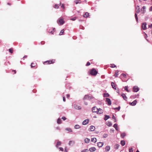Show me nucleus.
Returning <instances> with one entry per match:
<instances>
[{"mask_svg":"<svg viewBox=\"0 0 152 152\" xmlns=\"http://www.w3.org/2000/svg\"><path fill=\"white\" fill-rule=\"evenodd\" d=\"M105 149L106 151H108L110 149V147L109 146H107L106 147Z\"/></svg>","mask_w":152,"mask_h":152,"instance_id":"nucleus-15","label":"nucleus"},{"mask_svg":"<svg viewBox=\"0 0 152 152\" xmlns=\"http://www.w3.org/2000/svg\"><path fill=\"white\" fill-rule=\"evenodd\" d=\"M64 32V29H62L60 33H59V35H62L63 33Z\"/></svg>","mask_w":152,"mask_h":152,"instance_id":"nucleus-35","label":"nucleus"},{"mask_svg":"<svg viewBox=\"0 0 152 152\" xmlns=\"http://www.w3.org/2000/svg\"><path fill=\"white\" fill-rule=\"evenodd\" d=\"M112 124L110 122L108 123L107 124V126H112Z\"/></svg>","mask_w":152,"mask_h":152,"instance_id":"nucleus-44","label":"nucleus"},{"mask_svg":"<svg viewBox=\"0 0 152 152\" xmlns=\"http://www.w3.org/2000/svg\"><path fill=\"white\" fill-rule=\"evenodd\" d=\"M133 152V150L132 148L129 149V152Z\"/></svg>","mask_w":152,"mask_h":152,"instance_id":"nucleus-47","label":"nucleus"},{"mask_svg":"<svg viewBox=\"0 0 152 152\" xmlns=\"http://www.w3.org/2000/svg\"><path fill=\"white\" fill-rule=\"evenodd\" d=\"M137 103V101L136 100H135L133 101L132 102L130 103V104L132 106H134Z\"/></svg>","mask_w":152,"mask_h":152,"instance_id":"nucleus-11","label":"nucleus"},{"mask_svg":"<svg viewBox=\"0 0 152 152\" xmlns=\"http://www.w3.org/2000/svg\"><path fill=\"white\" fill-rule=\"evenodd\" d=\"M64 19L63 18H61L59 19L58 20V23H59L60 25H63L64 23Z\"/></svg>","mask_w":152,"mask_h":152,"instance_id":"nucleus-3","label":"nucleus"},{"mask_svg":"<svg viewBox=\"0 0 152 152\" xmlns=\"http://www.w3.org/2000/svg\"><path fill=\"white\" fill-rule=\"evenodd\" d=\"M12 72H14V74H15L16 72V71L15 70H12Z\"/></svg>","mask_w":152,"mask_h":152,"instance_id":"nucleus-60","label":"nucleus"},{"mask_svg":"<svg viewBox=\"0 0 152 152\" xmlns=\"http://www.w3.org/2000/svg\"><path fill=\"white\" fill-rule=\"evenodd\" d=\"M121 96L124 100H127V98L125 94H121Z\"/></svg>","mask_w":152,"mask_h":152,"instance_id":"nucleus-12","label":"nucleus"},{"mask_svg":"<svg viewBox=\"0 0 152 152\" xmlns=\"http://www.w3.org/2000/svg\"><path fill=\"white\" fill-rule=\"evenodd\" d=\"M91 152H93L95 151V148L94 147H92L90 148L89 149Z\"/></svg>","mask_w":152,"mask_h":152,"instance_id":"nucleus-19","label":"nucleus"},{"mask_svg":"<svg viewBox=\"0 0 152 152\" xmlns=\"http://www.w3.org/2000/svg\"><path fill=\"white\" fill-rule=\"evenodd\" d=\"M9 51L10 53H13V49L12 48H10L9 49Z\"/></svg>","mask_w":152,"mask_h":152,"instance_id":"nucleus-37","label":"nucleus"},{"mask_svg":"<svg viewBox=\"0 0 152 152\" xmlns=\"http://www.w3.org/2000/svg\"><path fill=\"white\" fill-rule=\"evenodd\" d=\"M63 101L64 102H65L66 101L65 98V97L64 96H63Z\"/></svg>","mask_w":152,"mask_h":152,"instance_id":"nucleus-55","label":"nucleus"},{"mask_svg":"<svg viewBox=\"0 0 152 152\" xmlns=\"http://www.w3.org/2000/svg\"><path fill=\"white\" fill-rule=\"evenodd\" d=\"M106 101L107 103L109 105H110L111 104V101L110 99L108 98H106Z\"/></svg>","mask_w":152,"mask_h":152,"instance_id":"nucleus-5","label":"nucleus"},{"mask_svg":"<svg viewBox=\"0 0 152 152\" xmlns=\"http://www.w3.org/2000/svg\"><path fill=\"white\" fill-rule=\"evenodd\" d=\"M75 108L77 109H81L80 106H78L77 105L75 106Z\"/></svg>","mask_w":152,"mask_h":152,"instance_id":"nucleus-28","label":"nucleus"},{"mask_svg":"<svg viewBox=\"0 0 152 152\" xmlns=\"http://www.w3.org/2000/svg\"><path fill=\"white\" fill-rule=\"evenodd\" d=\"M75 143V142L73 141H70L69 144V145H73Z\"/></svg>","mask_w":152,"mask_h":152,"instance_id":"nucleus-17","label":"nucleus"},{"mask_svg":"<svg viewBox=\"0 0 152 152\" xmlns=\"http://www.w3.org/2000/svg\"><path fill=\"white\" fill-rule=\"evenodd\" d=\"M111 85L112 88H113L115 90L116 89L117 87L116 86L115 84L114 83L112 82L111 83Z\"/></svg>","mask_w":152,"mask_h":152,"instance_id":"nucleus-9","label":"nucleus"},{"mask_svg":"<svg viewBox=\"0 0 152 152\" xmlns=\"http://www.w3.org/2000/svg\"><path fill=\"white\" fill-rule=\"evenodd\" d=\"M118 72H119V71L118 70H116V71L114 75V76L116 77H117L118 76Z\"/></svg>","mask_w":152,"mask_h":152,"instance_id":"nucleus-22","label":"nucleus"},{"mask_svg":"<svg viewBox=\"0 0 152 152\" xmlns=\"http://www.w3.org/2000/svg\"><path fill=\"white\" fill-rule=\"evenodd\" d=\"M89 74L92 75H95V69H93L91 70Z\"/></svg>","mask_w":152,"mask_h":152,"instance_id":"nucleus-4","label":"nucleus"},{"mask_svg":"<svg viewBox=\"0 0 152 152\" xmlns=\"http://www.w3.org/2000/svg\"><path fill=\"white\" fill-rule=\"evenodd\" d=\"M45 43V42H43V41H42V42H41V44H44Z\"/></svg>","mask_w":152,"mask_h":152,"instance_id":"nucleus-62","label":"nucleus"},{"mask_svg":"<svg viewBox=\"0 0 152 152\" xmlns=\"http://www.w3.org/2000/svg\"><path fill=\"white\" fill-rule=\"evenodd\" d=\"M135 16L136 20L137 22H138V17H137V14H136V13L135 14Z\"/></svg>","mask_w":152,"mask_h":152,"instance_id":"nucleus-38","label":"nucleus"},{"mask_svg":"<svg viewBox=\"0 0 152 152\" xmlns=\"http://www.w3.org/2000/svg\"><path fill=\"white\" fill-rule=\"evenodd\" d=\"M126 134L125 133H123L121 134V137L122 138H123L125 136Z\"/></svg>","mask_w":152,"mask_h":152,"instance_id":"nucleus-27","label":"nucleus"},{"mask_svg":"<svg viewBox=\"0 0 152 152\" xmlns=\"http://www.w3.org/2000/svg\"><path fill=\"white\" fill-rule=\"evenodd\" d=\"M89 122L88 119H86L84 120L82 122V124L83 125H85L88 124Z\"/></svg>","mask_w":152,"mask_h":152,"instance_id":"nucleus-6","label":"nucleus"},{"mask_svg":"<svg viewBox=\"0 0 152 152\" xmlns=\"http://www.w3.org/2000/svg\"><path fill=\"white\" fill-rule=\"evenodd\" d=\"M76 4H80L81 3V1L80 0H77L75 1Z\"/></svg>","mask_w":152,"mask_h":152,"instance_id":"nucleus-25","label":"nucleus"},{"mask_svg":"<svg viewBox=\"0 0 152 152\" xmlns=\"http://www.w3.org/2000/svg\"><path fill=\"white\" fill-rule=\"evenodd\" d=\"M75 127L76 129H79L80 128V126L78 125H76L75 126Z\"/></svg>","mask_w":152,"mask_h":152,"instance_id":"nucleus-36","label":"nucleus"},{"mask_svg":"<svg viewBox=\"0 0 152 152\" xmlns=\"http://www.w3.org/2000/svg\"><path fill=\"white\" fill-rule=\"evenodd\" d=\"M89 150L88 149H85L82 150L81 152H88Z\"/></svg>","mask_w":152,"mask_h":152,"instance_id":"nucleus-33","label":"nucleus"},{"mask_svg":"<svg viewBox=\"0 0 152 152\" xmlns=\"http://www.w3.org/2000/svg\"><path fill=\"white\" fill-rule=\"evenodd\" d=\"M104 143L103 142H99L97 143V146L99 147H102Z\"/></svg>","mask_w":152,"mask_h":152,"instance_id":"nucleus-10","label":"nucleus"},{"mask_svg":"<svg viewBox=\"0 0 152 152\" xmlns=\"http://www.w3.org/2000/svg\"><path fill=\"white\" fill-rule=\"evenodd\" d=\"M62 119L63 120H66V118L65 117L63 116V117L62 118Z\"/></svg>","mask_w":152,"mask_h":152,"instance_id":"nucleus-54","label":"nucleus"},{"mask_svg":"<svg viewBox=\"0 0 152 152\" xmlns=\"http://www.w3.org/2000/svg\"><path fill=\"white\" fill-rule=\"evenodd\" d=\"M89 96L88 95H86L85 96L84 98L85 99H89Z\"/></svg>","mask_w":152,"mask_h":152,"instance_id":"nucleus-46","label":"nucleus"},{"mask_svg":"<svg viewBox=\"0 0 152 152\" xmlns=\"http://www.w3.org/2000/svg\"><path fill=\"white\" fill-rule=\"evenodd\" d=\"M61 123V121L60 118H58L57 120V123L58 124H60Z\"/></svg>","mask_w":152,"mask_h":152,"instance_id":"nucleus-31","label":"nucleus"},{"mask_svg":"<svg viewBox=\"0 0 152 152\" xmlns=\"http://www.w3.org/2000/svg\"><path fill=\"white\" fill-rule=\"evenodd\" d=\"M90 65V63L89 62H88L86 64V66H88Z\"/></svg>","mask_w":152,"mask_h":152,"instance_id":"nucleus-50","label":"nucleus"},{"mask_svg":"<svg viewBox=\"0 0 152 152\" xmlns=\"http://www.w3.org/2000/svg\"><path fill=\"white\" fill-rule=\"evenodd\" d=\"M94 138H92L91 139V142H94Z\"/></svg>","mask_w":152,"mask_h":152,"instance_id":"nucleus-59","label":"nucleus"},{"mask_svg":"<svg viewBox=\"0 0 152 152\" xmlns=\"http://www.w3.org/2000/svg\"><path fill=\"white\" fill-rule=\"evenodd\" d=\"M119 146V145L118 144H116L115 145V149H118Z\"/></svg>","mask_w":152,"mask_h":152,"instance_id":"nucleus-32","label":"nucleus"},{"mask_svg":"<svg viewBox=\"0 0 152 152\" xmlns=\"http://www.w3.org/2000/svg\"><path fill=\"white\" fill-rule=\"evenodd\" d=\"M146 8L145 7V6H143L141 9V11L142 12V13H144L145 11V9Z\"/></svg>","mask_w":152,"mask_h":152,"instance_id":"nucleus-20","label":"nucleus"},{"mask_svg":"<svg viewBox=\"0 0 152 152\" xmlns=\"http://www.w3.org/2000/svg\"><path fill=\"white\" fill-rule=\"evenodd\" d=\"M114 109H117L118 110H119L120 109V107L119 106L118 107H116L115 108H114Z\"/></svg>","mask_w":152,"mask_h":152,"instance_id":"nucleus-48","label":"nucleus"},{"mask_svg":"<svg viewBox=\"0 0 152 152\" xmlns=\"http://www.w3.org/2000/svg\"><path fill=\"white\" fill-rule=\"evenodd\" d=\"M36 65L37 64L36 63H32L31 65V68H34L36 66Z\"/></svg>","mask_w":152,"mask_h":152,"instance_id":"nucleus-16","label":"nucleus"},{"mask_svg":"<svg viewBox=\"0 0 152 152\" xmlns=\"http://www.w3.org/2000/svg\"><path fill=\"white\" fill-rule=\"evenodd\" d=\"M147 24L146 23H143L142 25V27L143 30H145L146 29Z\"/></svg>","mask_w":152,"mask_h":152,"instance_id":"nucleus-8","label":"nucleus"},{"mask_svg":"<svg viewBox=\"0 0 152 152\" xmlns=\"http://www.w3.org/2000/svg\"><path fill=\"white\" fill-rule=\"evenodd\" d=\"M113 127L115 128V129L116 130H118V126L117 124H115L113 125Z\"/></svg>","mask_w":152,"mask_h":152,"instance_id":"nucleus-24","label":"nucleus"},{"mask_svg":"<svg viewBox=\"0 0 152 152\" xmlns=\"http://www.w3.org/2000/svg\"><path fill=\"white\" fill-rule=\"evenodd\" d=\"M150 11H152V6L150 7Z\"/></svg>","mask_w":152,"mask_h":152,"instance_id":"nucleus-61","label":"nucleus"},{"mask_svg":"<svg viewBox=\"0 0 152 152\" xmlns=\"http://www.w3.org/2000/svg\"><path fill=\"white\" fill-rule=\"evenodd\" d=\"M124 89L126 91L128 92H129V91L128 90V87L127 86H125L124 87Z\"/></svg>","mask_w":152,"mask_h":152,"instance_id":"nucleus-39","label":"nucleus"},{"mask_svg":"<svg viewBox=\"0 0 152 152\" xmlns=\"http://www.w3.org/2000/svg\"><path fill=\"white\" fill-rule=\"evenodd\" d=\"M66 130L69 131L70 132H72V131L71 129L70 128H66Z\"/></svg>","mask_w":152,"mask_h":152,"instance_id":"nucleus-40","label":"nucleus"},{"mask_svg":"<svg viewBox=\"0 0 152 152\" xmlns=\"http://www.w3.org/2000/svg\"><path fill=\"white\" fill-rule=\"evenodd\" d=\"M76 19V17H74L73 18H71L70 19V20L74 21Z\"/></svg>","mask_w":152,"mask_h":152,"instance_id":"nucleus-43","label":"nucleus"},{"mask_svg":"<svg viewBox=\"0 0 152 152\" xmlns=\"http://www.w3.org/2000/svg\"><path fill=\"white\" fill-rule=\"evenodd\" d=\"M110 67L112 68H114L116 67V66L114 64H111Z\"/></svg>","mask_w":152,"mask_h":152,"instance_id":"nucleus-42","label":"nucleus"},{"mask_svg":"<svg viewBox=\"0 0 152 152\" xmlns=\"http://www.w3.org/2000/svg\"><path fill=\"white\" fill-rule=\"evenodd\" d=\"M89 15V13L87 12H86L83 15V17L85 18H88Z\"/></svg>","mask_w":152,"mask_h":152,"instance_id":"nucleus-13","label":"nucleus"},{"mask_svg":"<svg viewBox=\"0 0 152 152\" xmlns=\"http://www.w3.org/2000/svg\"><path fill=\"white\" fill-rule=\"evenodd\" d=\"M121 75L123 76L124 77H126V75L124 73L122 74Z\"/></svg>","mask_w":152,"mask_h":152,"instance_id":"nucleus-51","label":"nucleus"},{"mask_svg":"<svg viewBox=\"0 0 152 152\" xmlns=\"http://www.w3.org/2000/svg\"><path fill=\"white\" fill-rule=\"evenodd\" d=\"M112 118H113V119H114V122H116V119H115V116L114 115H113L112 117Z\"/></svg>","mask_w":152,"mask_h":152,"instance_id":"nucleus-41","label":"nucleus"},{"mask_svg":"<svg viewBox=\"0 0 152 152\" xmlns=\"http://www.w3.org/2000/svg\"><path fill=\"white\" fill-rule=\"evenodd\" d=\"M54 29H55V28H53V30H52V31H50V30H49V31H48V32L52 34H53V33L54 32Z\"/></svg>","mask_w":152,"mask_h":152,"instance_id":"nucleus-29","label":"nucleus"},{"mask_svg":"<svg viewBox=\"0 0 152 152\" xmlns=\"http://www.w3.org/2000/svg\"><path fill=\"white\" fill-rule=\"evenodd\" d=\"M84 141L86 143H88L90 141V140L88 138H86L85 139Z\"/></svg>","mask_w":152,"mask_h":152,"instance_id":"nucleus-18","label":"nucleus"},{"mask_svg":"<svg viewBox=\"0 0 152 152\" xmlns=\"http://www.w3.org/2000/svg\"><path fill=\"white\" fill-rule=\"evenodd\" d=\"M133 90L134 92H137L139 90V88L136 86H134L133 87Z\"/></svg>","mask_w":152,"mask_h":152,"instance_id":"nucleus-7","label":"nucleus"},{"mask_svg":"<svg viewBox=\"0 0 152 152\" xmlns=\"http://www.w3.org/2000/svg\"><path fill=\"white\" fill-rule=\"evenodd\" d=\"M109 96V94L107 93H105L104 94L103 96L104 97H107Z\"/></svg>","mask_w":152,"mask_h":152,"instance_id":"nucleus-26","label":"nucleus"},{"mask_svg":"<svg viewBox=\"0 0 152 152\" xmlns=\"http://www.w3.org/2000/svg\"><path fill=\"white\" fill-rule=\"evenodd\" d=\"M110 118V117L109 115H105V117L104 118V120H105V121H106L107 120L108 118Z\"/></svg>","mask_w":152,"mask_h":152,"instance_id":"nucleus-21","label":"nucleus"},{"mask_svg":"<svg viewBox=\"0 0 152 152\" xmlns=\"http://www.w3.org/2000/svg\"><path fill=\"white\" fill-rule=\"evenodd\" d=\"M59 149H60V150H61L62 151H64V149H63V148L62 147L59 148Z\"/></svg>","mask_w":152,"mask_h":152,"instance_id":"nucleus-53","label":"nucleus"},{"mask_svg":"<svg viewBox=\"0 0 152 152\" xmlns=\"http://www.w3.org/2000/svg\"><path fill=\"white\" fill-rule=\"evenodd\" d=\"M61 142L60 141H58L57 142V144H56V147H58V146L60 145H61Z\"/></svg>","mask_w":152,"mask_h":152,"instance_id":"nucleus-30","label":"nucleus"},{"mask_svg":"<svg viewBox=\"0 0 152 152\" xmlns=\"http://www.w3.org/2000/svg\"><path fill=\"white\" fill-rule=\"evenodd\" d=\"M140 12V10L139 9L137 11V12L138 13H139Z\"/></svg>","mask_w":152,"mask_h":152,"instance_id":"nucleus-57","label":"nucleus"},{"mask_svg":"<svg viewBox=\"0 0 152 152\" xmlns=\"http://www.w3.org/2000/svg\"><path fill=\"white\" fill-rule=\"evenodd\" d=\"M145 38L147 37L148 36H147V34H146L145 33Z\"/></svg>","mask_w":152,"mask_h":152,"instance_id":"nucleus-63","label":"nucleus"},{"mask_svg":"<svg viewBox=\"0 0 152 152\" xmlns=\"http://www.w3.org/2000/svg\"><path fill=\"white\" fill-rule=\"evenodd\" d=\"M148 26L150 28H151L152 27V24H151L150 25H149Z\"/></svg>","mask_w":152,"mask_h":152,"instance_id":"nucleus-56","label":"nucleus"},{"mask_svg":"<svg viewBox=\"0 0 152 152\" xmlns=\"http://www.w3.org/2000/svg\"><path fill=\"white\" fill-rule=\"evenodd\" d=\"M95 129V127L93 126H91L90 128L89 129V130L91 131H93Z\"/></svg>","mask_w":152,"mask_h":152,"instance_id":"nucleus-14","label":"nucleus"},{"mask_svg":"<svg viewBox=\"0 0 152 152\" xmlns=\"http://www.w3.org/2000/svg\"><path fill=\"white\" fill-rule=\"evenodd\" d=\"M95 107H93L92 108V111L93 113L95 112Z\"/></svg>","mask_w":152,"mask_h":152,"instance_id":"nucleus-49","label":"nucleus"},{"mask_svg":"<svg viewBox=\"0 0 152 152\" xmlns=\"http://www.w3.org/2000/svg\"><path fill=\"white\" fill-rule=\"evenodd\" d=\"M121 144L122 146H123L125 144V142L124 140H121Z\"/></svg>","mask_w":152,"mask_h":152,"instance_id":"nucleus-23","label":"nucleus"},{"mask_svg":"<svg viewBox=\"0 0 152 152\" xmlns=\"http://www.w3.org/2000/svg\"><path fill=\"white\" fill-rule=\"evenodd\" d=\"M61 7L62 8H63V9H65L64 5V4H61Z\"/></svg>","mask_w":152,"mask_h":152,"instance_id":"nucleus-45","label":"nucleus"},{"mask_svg":"<svg viewBox=\"0 0 152 152\" xmlns=\"http://www.w3.org/2000/svg\"><path fill=\"white\" fill-rule=\"evenodd\" d=\"M70 96V95L69 94H67L66 95V97L67 98H69Z\"/></svg>","mask_w":152,"mask_h":152,"instance_id":"nucleus-58","label":"nucleus"},{"mask_svg":"<svg viewBox=\"0 0 152 152\" xmlns=\"http://www.w3.org/2000/svg\"><path fill=\"white\" fill-rule=\"evenodd\" d=\"M97 111H96L97 114H101L103 113V110L100 108H97Z\"/></svg>","mask_w":152,"mask_h":152,"instance_id":"nucleus-2","label":"nucleus"},{"mask_svg":"<svg viewBox=\"0 0 152 152\" xmlns=\"http://www.w3.org/2000/svg\"><path fill=\"white\" fill-rule=\"evenodd\" d=\"M26 57H27V56H25L23 57V58H26Z\"/></svg>","mask_w":152,"mask_h":152,"instance_id":"nucleus-64","label":"nucleus"},{"mask_svg":"<svg viewBox=\"0 0 152 152\" xmlns=\"http://www.w3.org/2000/svg\"><path fill=\"white\" fill-rule=\"evenodd\" d=\"M59 7V5L58 4H56L55 5H54V8H55L56 9H57V8H58Z\"/></svg>","mask_w":152,"mask_h":152,"instance_id":"nucleus-34","label":"nucleus"},{"mask_svg":"<svg viewBox=\"0 0 152 152\" xmlns=\"http://www.w3.org/2000/svg\"><path fill=\"white\" fill-rule=\"evenodd\" d=\"M107 134H104L103 135V137H107Z\"/></svg>","mask_w":152,"mask_h":152,"instance_id":"nucleus-52","label":"nucleus"},{"mask_svg":"<svg viewBox=\"0 0 152 152\" xmlns=\"http://www.w3.org/2000/svg\"><path fill=\"white\" fill-rule=\"evenodd\" d=\"M55 59H52L51 60L47 61H45L43 64H53L55 63Z\"/></svg>","mask_w":152,"mask_h":152,"instance_id":"nucleus-1","label":"nucleus"}]
</instances>
